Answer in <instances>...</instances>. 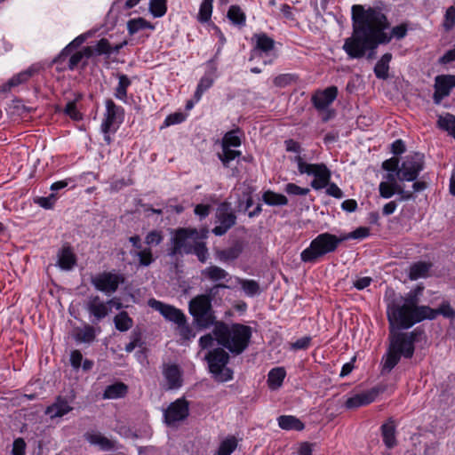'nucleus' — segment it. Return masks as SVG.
Segmentation results:
<instances>
[{"instance_id":"1","label":"nucleus","mask_w":455,"mask_h":455,"mask_svg":"<svg viewBox=\"0 0 455 455\" xmlns=\"http://www.w3.org/2000/svg\"><path fill=\"white\" fill-rule=\"evenodd\" d=\"M353 33L345 40L343 50L350 59H360L367 51L375 50L379 44H387L393 38L401 40L408 33V24L402 23L392 28L389 34L385 32L389 23L379 8L363 5L352 6Z\"/></svg>"},{"instance_id":"2","label":"nucleus","mask_w":455,"mask_h":455,"mask_svg":"<svg viewBox=\"0 0 455 455\" xmlns=\"http://www.w3.org/2000/svg\"><path fill=\"white\" fill-rule=\"evenodd\" d=\"M423 289L422 286H417L404 296H400L387 304V315L391 327L409 329L434 316L430 307L419 306Z\"/></svg>"},{"instance_id":"3","label":"nucleus","mask_w":455,"mask_h":455,"mask_svg":"<svg viewBox=\"0 0 455 455\" xmlns=\"http://www.w3.org/2000/svg\"><path fill=\"white\" fill-rule=\"evenodd\" d=\"M213 335L218 344L228 349L231 353L239 355L249 345L251 329L241 323L227 324L220 322L214 325Z\"/></svg>"},{"instance_id":"4","label":"nucleus","mask_w":455,"mask_h":455,"mask_svg":"<svg viewBox=\"0 0 455 455\" xmlns=\"http://www.w3.org/2000/svg\"><path fill=\"white\" fill-rule=\"evenodd\" d=\"M415 339L416 335L413 331L391 332L390 345L382 358V373L391 371L399 363L401 356L411 358L413 355Z\"/></svg>"},{"instance_id":"5","label":"nucleus","mask_w":455,"mask_h":455,"mask_svg":"<svg viewBox=\"0 0 455 455\" xmlns=\"http://www.w3.org/2000/svg\"><path fill=\"white\" fill-rule=\"evenodd\" d=\"M340 235L325 232L314 238L308 247L300 253V259L304 263H315L326 254L334 252L342 243Z\"/></svg>"},{"instance_id":"6","label":"nucleus","mask_w":455,"mask_h":455,"mask_svg":"<svg viewBox=\"0 0 455 455\" xmlns=\"http://www.w3.org/2000/svg\"><path fill=\"white\" fill-rule=\"evenodd\" d=\"M210 372L220 382H226L233 378V371L227 367L229 361L228 354L223 348L210 350L205 355Z\"/></svg>"},{"instance_id":"7","label":"nucleus","mask_w":455,"mask_h":455,"mask_svg":"<svg viewBox=\"0 0 455 455\" xmlns=\"http://www.w3.org/2000/svg\"><path fill=\"white\" fill-rule=\"evenodd\" d=\"M189 313L201 327L207 328L213 323L211 298L208 295H198L189 302Z\"/></svg>"},{"instance_id":"8","label":"nucleus","mask_w":455,"mask_h":455,"mask_svg":"<svg viewBox=\"0 0 455 455\" xmlns=\"http://www.w3.org/2000/svg\"><path fill=\"white\" fill-rule=\"evenodd\" d=\"M198 238L196 229H178L172 238V244L169 255L190 254L195 241Z\"/></svg>"},{"instance_id":"9","label":"nucleus","mask_w":455,"mask_h":455,"mask_svg":"<svg viewBox=\"0 0 455 455\" xmlns=\"http://www.w3.org/2000/svg\"><path fill=\"white\" fill-rule=\"evenodd\" d=\"M124 282V275L114 271H104L92 277V284L94 288L106 295L116 292L119 284Z\"/></svg>"},{"instance_id":"10","label":"nucleus","mask_w":455,"mask_h":455,"mask_svg":"<svg viewBox=\"0 0 455 455\" xmlns=\"http://www.w3.org/2000/svg\"><path fill=\"white\" fill-rule=\"evenodd\" d=\"M105 106L106 112L101 124V131L103 133H115L123 123L124 110L110 99L105 101Z\"/></svg>"},{"instance_id":"11","label":"nucleus","mask_w":455,"mask_h":455,"mask_svg":"<svg viewBox=\"0 0 455 455\" xmlns=\"http://www.w3.org/2000/svg\"><path fill=\"white\" fill-rule=\"evenodd\" d=\"M423 169V158L419 154L409 156L398 168L396 175L402 181L415 180Z\"/></svg>"},{"instance_id":"12","label":"nucleus","mask_w":455,"mask_h":455,"mask_svg":"<svg viewBox=\"0 0 455 455\" xmlns=\"http://www.w3.org/2000/svg\"><path fill=\"white\" fill-rule=\"evenodd\" d=\"M148 305L154 310L158 311L169 322H172L175 324L186 323L184 313L172 305L165 304L156 299H148Z\"/></svg>"},{"instance_id":"13","label":"nucleus","mask_w":455,"mask_h":455,"mask_svg":"<svg viewBox=\"0 0 455 455\" xmlns=\"http://www.w3.org/2000/svg\"><path fill=\"white\" fill-rule=\"evenodd\" d=\"M188 415V403L184 399H177L164 411V421L167 425L185 419Z\"/></svg>"},{"instance_id":"14","label":"nucleus","mask_w":455,"mask_h":455,"mask_svg":"<svg viewBox=\"0 0 455 455\" xmlns=\"http://www.w3.org/2000/svg\"><path fill=\"white\" fill-rule=\"evenodd\" d=\"M216 217L217 225L212 229V233L216 235L226 234L235 224L236 217L226 204L218 208Z\"/></svg>"},{"instance_id":"15","label":"nucleus","mask_w":455,"mask_h":455,"mask_svg":"<svg viewBox=\"0 0 455 455\" xmlns=\"http://www.w3.org/2000/svg\"><path fill=\"white\" fill-rule=\"evenodd\" d=\"M306 174L315 177L311 181V187L315 190L325 188L329 184L331 176V171L324 164H312Z\"/></svg>"},{"instance_id":"16","label":"nucleus","mask_w":455,"mask_h":455,"mask_svg":"<svg viewBox=\"0 0 455 455\" xmlns=\"http://www.w3.org/2000/svg\"><path fill=\"white\" fill-rule=\"evenodd\" d=\"M164 387L168 390L179 389L183 384L182 371L177 364H164L163 366Z\"/></svg>"},{"instance_id":"17","label":"nucleus","mask_w":455,"mask_h":455,"mask_svg":"<svg viewBox=\"0 0 455 455\" xmlns=\"http://www.w3.org/2000/svg\"><path fill=\"white\" fill-rule=\"evenodd\" d=\"M455 87V76L440 75L435 79V100L436 102L447 97Z\"/></svg>"},{"instance_id":"18","label":"nucleus","mask_w":455,"mask_h":455,"mask_svg":"<svg viewBox=\"0 0 455 455\" xmlns=\"http://www.w3.org/2000/svg\"><path fill=\"white\" fill-rule=\"evenodd\" d=\"M379 196L382 198H391L395 194L400 196V201H407L412 198V192L406 191L398 183L380 182L379 185Z\"/></svg>"},{"instance_id":"19","label":"nucleus","mask_w":455,"mask_h":455,"mask_svg":"<svg viewBox=\"0 0 455 455\" xmlns=\"http://www.w3.org/2000/svg\"><path fill=\"white\" fill-rule=\"evenodd\" d=\"M378 394L379 392L375 388L355 394L347 399L345 406L347 409L352 410L368 405L375 401Z\"/></svg>"},{"instance_id":"20","label":"nucleus","mask_w":455,"mask_h":455,"mask_svg":"<svg viewBox=\"0 0 455 455\" xmlns=\"http://www.w3.org/2000/svg\"><path fill=\"white\" fill-rule=\"evenodd\" d=\"M86 309L93 317L92 322L105 318L110 311L108 302H104L99 296H92L86 303Z\"/></svg>"},{"instance_id":"21","label":"nucleus","mask_w":455,"mask_h":455,"mask_svg":"<svg viewBox=\"0 0 455 455\" xmlns=\"http://www.w3.org/2000/svg\"><path fill=\"white\" fill-rule=\"evenodd\" d=\"M338 90L335 86H331L323 91L315 92L312 97L315 108L318 110L327 108L337 98Z\"/></svg>"},{"instance_id":"22","label":"nucleus","mask_w":455,"mask_h":455,"mask_svg":"<svg viewBox=\"0 0 455 455\" xmlns=\"http://www.w3.org/2000/svg\"><path fill=\"white\" fill-rule=\"evenodd\" d=\"M39 68L33 65L23 70L12 77H11L4 84L2 85V92H5L10 91L12 87H16L20 84H22L28 81L36 73H37Z\"/></svg>"},{"instance_id":"23","label":"nucleus","mask_w":455,"mask_h":455,"mask_svg":"<svg viewBox=\"0 0 455 455\" xmlns=\"http://www.w3.org/2000/svg\"><path fill=\"white\" fill-rule=\"evenodd\" d=\"M72 411L69 402L61 396L45 410V413L51 418L62 417Z\"/></svg>"},{"instance_id":"24","label":"nucleus","mask_w":455,"mask_h":455,"mask_svg":"<svg viewBox=\"0 0 455 455\" xmlns=\"http://www.w3.org/2000/svg\"><path fill=\"white\" fill-rule=\"evenodd\" d=\"M255 47L254 52L256 56H262V54H268L275 45V41L267 34L261 33L254 35Z\"/></svg>"},{"instance_id":"25","label":"nucleus","mask_w":455,"mask_h":455,"mask_svg":"<svg viewBox=\"0 0 455 455\" xmlns=\"http://www.w3.org/2000/svg\"><path fill=\"white\" fill-rule=\"evenodd\" d=\"M85 439L93 445L99 446L102 451H112L116 449L114 441L107 438L100 433L92 432L85 435Z\"/></svg>"},{"instance_id":"26","label":"nucleus","mask_w":455,"mask_h":455,"mask_svg":"<svg viewBox=\"0 0 455 455\" xmlns=\"http://www.w3.org/2000/svg\"><path fill=\"white\" fill-rule=\"evenodd\" d=\"M395 424L393 419L387 420L381 426V436L385 445L391 449L397 443L395 436Z\"/></svg>"},{"instance_id":"27","label":"nucleus","mask_w":455,"mask_h":455,"mask_svg":"<svg viewBox=\"0 0 455 455\" xmlns=\"http://www.w3.org/2000/svg\"><path fill=\"white\" fill-rule=\"evenodd\" d=\"M93 55L92 47L86 46L84 47L81 51L75 52L71 55L68 61V68L74 70L78 68L80 65L83 67L86 65V60L90 59Z\"/></svg>"},{"instance_id":"28","label":"nucleus","mask_w":455,"mask_h":455,"mask_svg":"<svg viewBox=\"0 0 455 455\" xmlns=\"http://www.w3.org/2000/svg\"><path fill=\"white\" fill-rule=\"evenodd\" d=\"M76 263V257L70 247H63L58 253V266L63 270H70Z\"/></svg>"},{"instance_id":"29","label":"nucleus","mask_w":455,"mask_h":455,"mask_svg":"<svg viewBox=\"0 0 455 455\" xmlns=\"http://www.w3.org/2000/svg\"><path fill=\"white\" fill-rule=\"evenodd\" d=\"M432 267L430 262L418 261L410 267L408 276L411 280H418L419 278H426L428 276L429 271Z\"/></svg>"},{"instance_id":"30","label":"nucleus","mask_w":455,"mask_h":455,"mask_svg":"<svg viewBox=\"0 0 455 455\" xmlns=\"http://www.w3.org/2000/svg\"><path fill=\"white\" fill-rule=\"evenodd\" d=\"M202 275L212 282L225 281L231 279L230 275L223 268L218 266H210L202 271Z\"/></svg>"},{"instance_id":"31","label":"nucleus","mask_w":455,"mask_h":455,"mask_svg":"<svg viewBox=\"0 0 455 455\" xmlns=\"http://www.w3.org/2000/svg\"><path fill=\"white\" fill-rule=\"evenodd\" d=\"M279 427L283 430L301 431L305 428L304 423L292 415H283L277 418Z\"/></svg>"},{"instance_id":"32","label":"nucleus","mask_w":455,"mask_h":455,"mask_svg":"<svg viewBox=\"0 0 455 455\" xmlns=\"http://www.w3.org/2000/svg\"><path fill=\"white\" fill-rule=\"evenodd\" d=\"M242 251L243 246L236 243L229 248L216 251L215 255L220 261L228 262L236 259L242 253Z\"/></svg>"},{"instance_id":"33","label":"nucleus","mask_w":455,"mask_h":455,"mask_svg":"<svg viewBox=\"0 0 455 455\" xmlns=\"http://www.w3.org/2000/svg\"><path fill=\"white\" fill-rule=\"evenodd\" d=\"M118 84L115 88V97L124 103H127V89L132 84L131 79L124 74H117Z\"/></svg>"},{"instance_id":"34","label":"nucleus","mask_w":455,"mask_h":455,"mask_svg":"<svg viewBox=\"0 0 455 455\" xmlns=\"http://www.w3.org/2000/svg\"><path fill=\"white\" fill-rule=\"evenodd\" d=\"M286 376V371L283 367H276L270 370L267 374V385L270 389L276 390L283 385Z\"/></svg>"},{"instance_id":"35","label":"nucleus","mask_w":455,"mask_h":455,"mask_svg":"<svg viewBox=\"0 0 455 455\" xmlns=\"http://www.w3.org/2000/svg\"><path fill=\"white\" fill-rule=\"evenodd\" d=\"M95 337L94 328L89 324L76 328L74 331V339L78 343H92Z\"/></svg>"},{"instance_id":"36","label":"nucleus","mask_w":455,"mask_h":455,"mask_svg":"<svg viewBox=\"0 0 455 455\" xmlns=\"http://www.w3.org/2000/svg\"><path fill=\"white\" fill-rule=\"evenodd\" d=\"M128 387L122 382H116L106 387L103 393L104 399H118L125 396Z\"/></svg>"},{"instance_id":"37","label":"nucleus","mask_w":455,"mask_h":455,"mask_svg":"<svg viewBox=\"0 0 455 455\" xmlns=\"http://www.w3.org/2000/svg\"><path fill=\"white\" fill-rule=\"evenodd\" d=\"M144 29L154 30L155 26L141 17L131 19L127 21V30L132 36Z\"/></svg>"},{"instance_id":"38","label":"nucleus","mask_w":455,"mask_h":455,"mask_svg":"<svg viewBox=\"0 0 455 455\" xmlns=\"http://www.w3.org/2000/svg\"><path fill=\"white\" fill-rule=\"evenodd\" d=\"M392 60V54L387 52L382 55L380 60L374 67L375 76L379 79H387L388 76L389 62Z\"/></svg>"},{"instance_id":"39","label":"nucleus","mask_w":455,"mask_h":455,"mask_svg":"<svg viewBox=\"0 0 455 455\" xmlns=\"http://www.w3.org/2000/svg\"><path fill=\"white\" fill-rule=\"evenodd\" d=\"M262 200L270 206H283L288 204V199L285 196L272 190L265 191L262 195Z\"/></svg>"},{"instance_id":"40","label":"nucleus","mask_w":455,"mask_h":455,"mask_svg":"<svg viewBox=\"0 0 455 455\" xmlns=\"http://www.w3.org/2000/svg\"><path fill=\"white\" fill-rule=\"evenodd\" d=\"M213 82L214 78L212 74H205L201 77L194 95L196 102H198L201 100L204 92L212 87Z\"/></svg>"},{"instance_id":"41","label":"nucleus","mask_w":455,"mask_h":455,"mask_svg":"<svg viewBox=\"0 0 455 455\" xmlns=\"http://www.w3.org/2000/svg\"><path fill=\"white\" fill-rule=\"evenodd\" d=\"M228 18L229 20L237 26H244L246 22V15L244 12L238 5H231L228 11Z\"/></svg>"},{"instance_id":"42","label":"nucleus","mask_w":455,"mask_h":455,"mask_svg":"<svg viewBox=\"0 0 455 455\" xmlns=\"http://www.w3.org/2000/svg\"><path fill=\"white\" fill-rule=\"evenodd\" d=\"M438 127L446 131L451 136L455 138V116L451 114H445L438 117Z\"/></svg>"},{"instance_id":"43","label":"nucleus","mask_w":455,"mask_h":455,"mask_svg":"<svg viewBox=\"0 0 455 455\" xmlns=\"http://www.w3.org/2000/svg\"><path fill=\"white\" fill-rule=\"evenodd\" d=\"M213 1L214 0H203L197 14V20L199 22L205 23L211 20L213 9Z\"/></svg>"},{"instance_id":"44","label":"nucleus","mask_w":455,"mask_h":455,"mask_svg":"<svg viewBox=\"0 0 455 455\" xmlns=\"http://www.w3.org/2000/svg\"><path fill=\"white\" fill-rule=\"evenodd\" d=\"M116 328L120 331H126L132 328L133 321L128 315L127 312L122 311L114 318Z\"/></svg>"},{"instance_id":"45","label":"nucleus","mask_w":455,"mask_h":455,"mask_svg":"<svg viewBox=\"0 0 455 455\" xmlns=\"http://www.w3.org/2000/svg\"><path fill=\"white\" fill-rule=\"evenodd\" d=\"M148 8L155 18L163 17L167 12V0H150Z\"/></svg>"},{"instance_id":"46","label":"nucleus","mask_w":455,"mask_h":455,"mask_svg":"<svg viewBox=\"0 0 455 455\" xmlns=\"http://www.w3.org/2000/svg\"><path fill=\"white\" fill-rule=\"evenodd\" d=\"M240 132L238 130H233L228 132L223 139L221 147L222 148H237L241 145V139L238 135Z\"/></svg>"},{"instance_id":"47","label":"nucleus","mask_w":455,"mask_h":455,"mask_svg":"<svg viewBox=\"0 0 455 455\" xmlns=\"http://www.w3.org/2000/svg\"><path fill=\"white\" fill-rule=\"evenodd\" d=\"M236 439L233 436L228 437L220 443L216 455H231V453L236 449Z\"/></svg>"},{"instance_id":"48","label":"nucleus","mask_w":455,"mask_h":455,"mask_svg":"<svg viewBox=\"0 0 455 455\" xmlns=\"http://www.w3.org/2000/svg\"><path fill=\"white\" fill-rule=\"evenodd\" d=\"M239 283L247 296L253 297L259 292V285L254 280L239 279Z\"/></svg>"},{"instance_id":"49","label":"nucleus","mask_w":455,"mask_h":455,"mask_svg":"<svg viewBox=\"0 0 455 455\" xmlns=\"http://www.w3.org/2000/svg\"><path fill=\"white\" fill-rule=\"evenodd\" d=\"M241 156V151L232 149L231 148H222V152L219 154V158L223 165L228 167L229 163Z\"/></svg>"},{"instance_id":"50","label":"nucleus","mask_w":455,"mask_h":455,"mask_svg":"<svg viewBox=\"0 0 455 455\" xmlns=\"http://www.w3.org/2000/svg\"><path fill=\"white\" fill-rule=\"evenodd\" d=\"M369 235L370 230L368 228L360 227L350 233L340 234L339 240H341V242H344L349 239H363L367 237Z\"/></svg>"},{"instance_id":"51","label":"nucleus","mask_w":455,"mask_h":455,"mask_svg":"<svg viewBox=\"0 0 455 455\" xmlns=\"http://www.w3.org/2000/svg\"><path fill=\"white\" fill-rule=\"evenodd\" d=\"M190 253L196 254L201 262H205L208 256V250L204 242L197 241L196 239L193 243Z\"/></svg>"},{"instance_id":"52","label":"nucleus","mask_w":455,"mask_h":455,"mask_svg":"<svg viewBox=\"0 0 455 455\" xmlns=\"http://www.w3.org/2000/svg\"><path fill=\"white\" fill-rule=\"evenodd\" d=\"M93 54L97 55H108L112 53V45L109 41L106 38H101L97 42L94 47H92Z\"/></svg>"},{"instance_id":"53","label":"nucleus","mask_w":455,"mask_h":455,"mask_svg":"<svg viewBox=\"0 0 455 455\" xmlns=\"http://www.w3.org/2000/svg\"><path fill=\"white\" fill-rule=\"evenodd\" d=\"M432 312L434 314V316L431 318H427L428 320L435 319L438 315H442L447 318L455 317V311L448 302H443L437 309L432 308Z\"/></svg>"},{"instance_id":"54","label":"nucleus","mask_w":455,"mask_h":455,"mask_svg":"<svg viewBox=\"0 0 455 455\" xmlns=\"http://www.w3.org/2000/svg\"><path fill=\"white\" fill-rule=\"evenodd\" d=\"M297 81V76L292 74H281L275 76L273 80L276 87L283 88Z\"/></svg>"},{"instance_id":"55","label":"nucleus","mask_w":455,"mask_h":455,"mask_svg":"<svg viewBox=\"0 0 455 455\" xmlns=\"http://www.w3.org/2000/svg\"><path fill=\"white\" fill-rule=\"evenodd\" d=\"M135 255L138 257L140 266L148 267L154 261V257L149 248H144L137 251Z\"/></svg>"},{"instance_id":"56","label":"nucleus","mask_w":455,"mask_h":455,"mask_svg":"<svg viewBox=\"0 0 455 455\" xmlns=\"http://www.w3.org/2000/svg\"><path fill=\"white\" fill-rule=\"evenodd\" d=\"M164 240L163 232L160 230H152L145 237V243L149 246H156Z\"/></svg>"},{"instance_id":"57","label":"nucleus","mask_w":455,"mask_h":455,"mask_svg":"<svg viewBox=\"0 0 455 455\" xmlns=\"http://www.w3.org/2000/svg\"><path fill=\"white\" fill-rule=\"evenodd\" d=\"M443 26L446 31H450L455 27V7L454 6H450L446 10Z\"/></svg>"},{"instance_id":"58","label":"nucleus","mask_w":455,"mask_h":455,"mask_svg":"<svg viewBox=\"0 0 455 455\" xmlns=\"http://www.w3.org/2000/svg\"><path fill=\"white\" fill-rule=\"evenodd\" d=\"M284 191L291 196H307L309 193L308 188H301L295 183H287Z\"/></svg>"},{"instance_id":"59","label":"nucleus","mask_w":455,"mask_h":455,"mask_svg":"<svg viewBox=\"0 0 455 455\" xmlns=\"http://www.w3.org/2000/svg\"><path fill=\"white\" fill-rule=\"evenodd\" d=\"M186 116L181 112H176L166 116L164 120V126H171L184 122Z\"/></svg>"},{"instance_id":"60","label":"nucleus","mask_w":455,"mask_h":455,"mask_svg":"<svg viewBox=\"0 0 455 455\" xmlns=\"http://www.w3.org/2000/svg\"><path fill=\"white\" fill-rule=\"evenodd\" d=\"M291 161L297 164L299 174H306L312 164L307 163L300 154H297L294 157L291 158Z\"/></svg>"},{"instance_id":"61","label":"nucleus","mask_w":455,"mask_h":455,"mask_svg":"<svg viewBox=\"0 0 455 455\" xmlns=\"http://www.w3.org/2000/svg\"><path fill=\"white\" fill-rule=\"evenodd\" d=\"M311 337L305 336L299 339H297L295 342L291 344V347L293 350H301V349H307L310 344H311Z\"/></svg>"},{"instance_id":"62","label":"nucleus","mask_w":455,"mask_h":455,"mask_svg":"<svg viewBox=\"0 0 455 455\" xmlns=\"http://www.w3.org/2000/svg\"><path fill=\"white\" fill-rule=\"evenodd\" d=\"M26 443L22 438H17L13 441L12 454L25 455Z\"/></svg>"},{"instance_id":"63","label":"nucleus","mask_w":455,"mask_h":455,"mask_svg":"<svg viewBox=\"0 0 455 455\" xmlns=\"http://www.w3.org/2000/svg\"><path fill=\"white\" fill-rule=\"evenodd\" d=\"M56 202V196L51 194L49 196L39 197L36 203L44 209H52Z\"/></svg>"},{"instance_id":"64","label":"nucleus","mask_w":455,"mask_h":455,"mask_svg":"<svg viewBox=\"0 0 455 455\" xmlns=\"http://www.w3.org/2000/svg\"><path fill=\"white\" fill-rule=\"evenodd\" d=\"M65 113L74 120H80L82 118L81 113L77 110L74 102H68L65 108Z\"/></svg>"}]
</instances>
